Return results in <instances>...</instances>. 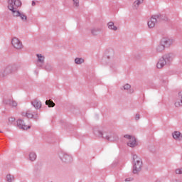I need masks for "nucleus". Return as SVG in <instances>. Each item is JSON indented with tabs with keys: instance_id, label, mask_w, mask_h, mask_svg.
<instances>
[{
	"instance_id": "nucleus-1",
	"label": "nucleus",
	"mask_w": 182,
	"mask_h": 182,
	"mask_svg": "<svg viewBox=\"0 0 182 182\" xmlns=\"http://www.w3.org/2000/svg\"><path fill=\"white\" fill-rule=\"evenodd\" d=\"M173 60V58H171V56L170 55L166 54L165 55H163L158 61L156 64V67L158 69H161L165 65H167L168 62H171Z\"/></svg>"
},
{
	"instance_id": "nucleus-2",
	"label": "nucleus",
	"mask_w": 182,
	"mask_h": 182,
	"mask_svg": "<svg viewBox=\"0 0 182 182\" xmlns=\"http://www.w3.org/2000/svg\"><path fill=\"white\" fill-rule=\"evenodd\" d=\"M133 173L137 174L141 170V160L137 156H134Z\"/></svg>"
},
{
	"instance_id": "nucleus-3",
	"label": "nucleus",
	"mask_w": 182,
	"mask_h": 182,
	"mask_svg": "<svg viewBox=\"0 0 182 182\" xmlns=\"http://www.w3.org/2000/svg\"><path fill=\"white\" fill-rule=\"evenodd\" d=\"M21 5H22V3L20 0H9L8 8L9 11H14L18 9Z\"/></svg>"
},
{
	"instance_id": "nucleus-4",
	"label": "nucleus",
	"mask_w": 182,
	"mask_h": 182,
	"mask_svg": "<svg viewBox=\"0 0 182 182\" xmlns=\"http://www.w3.org/2000/svg\"><path fill=\"white\" fill-rule=\"evenodd\" d=\"M124 138L128 140L127 146L129 147H136L137 146V143L136 142V138L134 136L130 135H125Z\"/></svg>"
},
{
	"instance_id": "nucleus-5",
	"label": "nucleus",
	"mask_w": 182,
	"mask_h": 182,
	"mask_svg": "<svg viewBox=\"0 0 182 182\" xmlns=\"http://www.w3.org/2000/svg\"><path fill=\"white\" fill-rule=\"evenodd\" d=\"M11 45H13L14 48L16 49H22L23 46L22 45V42L19 41L17 38H14L11 41Z\"/></svg>"
},
{
	"instance_id": "nucleus-6",
	"label": "nucleus",
	"mask_w": 182,
	"mask_h": 182,
	"mask_svg": "<svg viewBox=\"0 0 182 182\" xmlns=\"http://www.w3.org/2000/svg\"><path fill=\"white\" fill-rule=\"evenodd\" d=\"M161 44L165 46V48H170L171 46V44L173 43V39H170L168 38H163L161 40Z\"/></svg>"
},
{
	"instance_id": "nucleus-7",
	"label": "nucleus",
	"mask_w": 182,
	"mask_h": 182,
	"mask_svg": "<svg viewBox=\"0 0 182 182\" xmlns=\"http://www.w3.org/2000/svg\"><path fill=\"white\" fill-rule=\"evenodd\" d=\"M17 124L20 129H22V130H28V129H31V126L26 125L25 122H23V121L22 119H18L17 121Z\"/></svg>"
},
{
	"instance_id": "nucleus-8",
	"label": "nucleus",
	"mask_w": 182,
	"mask_h": 182,
	"mask_svg": "<svg viewBox=\"0 0 182 182\" xmlns=\"http://www.w3.org/2000/svg\"><path fill=\"white\" fill-rule=\"evenodd\" d=\"M156 23H157V18H156V17H151L148 21V26L150 28H154V26H156Z\"/></svg>"
},
{
	"instance_id": "nucleus-9",
	"label": "nucleus",
	"mask_w": 182,
	"mask_h": 182,
	"mask_svg": "<svg viewBox=\"0 0 182 182\" xmlns=\"http://www.w3.org/2000/svg\"><path fill=\"white\" fill-rule=\"evenodd\" d=\"M172 136L175 140H178V141L182 140V134L178 131L174 132Z\"/></svg>"
},
{
	"instance_id": "nucleus-10",
	"label": "nucleus",
	"mask_w": 182,
	"mask_h": 182,
	"mask_svg": "<svg viewBox=\"0 0 182 182\" xmlns=\"http://www.w3.org/2000/svg\"><path fill=\"white\" fill-rule=\"evenodd\" d=\"M33 106L36 109H41V107H42V104L38 100H34L33 101Z\"/></svg>"
},
{
	"instance_id": "nucleus-11",
	"label": "nucleus",
	"mask_w": 182,
	"mask_h": 182,
	"mask_svg": "<svg viewBox=\"0 0 182 182\" xmlns=\"http://www.w3.org/2000/svg\"><path fill=\"white\" fill-rule=\"evenodd\" d=\"M164 49H166L165 46H164V44H162L160 42L159 44L158 45V46L156 47V52H163V50H164Z\"/></svg>"
},
{
	"instance_id": "nucleus-12",
	"label": "nucleus",
	"mask_w": 182,
	"mask_h": 182,
	"mask_svg": "<svg viewBox=\"0 0 182 182\" xmlns=\"http://www.w3.org/2000/svg\"><path fill=\"white\" fill-rule=\"evenodd\" d=\"M109 29H112V31H117V27L114 26V23L109 22L108 23Z\"/></svg>"
},
{
	"instance_id": "nucleus-13",
	"label": "nucleus",
	"mask_w": 182,
	"mask_h": 182,
	"mask_svg": "<svg viewBox=\"0 0 182 182\" xmlns=\"http://www.w3.org/2000/svg\"><path fill=\"white\" fill-rule=\"evenodd\" d=\"M22 116H26L28 119H32L33 117V114L31 113V112L28 111L26 112H23Z\"/></svg>"
},
{
	"instance_id": "nucleus-14",
	"label": "nucleus",
	"mask_w": 182,
	"mask_h": 182,
	"mask_svg": "<svg viewBox=\"0 0 182 182\" xmlns=\"http://www.w3.org/2000/svg\"><path fill=\"white\" fill-rule=\"evenodd\" d=\"M46 105H47L48 107H55V102H53L52 100H46Z\"/></svg>"
},
{
	"instance_id": "nucleus-15",
	"label": "nucleus",
	"mask_w": 182,
	"mask_h": 182,
	"mask_svg": "<svg viewBox=\"0 0 182 182\" xmlns=\"http://www.w3.org/2000/svg\"><path fill=\"white\" fill-rule=\"evenodd\" d=\"M174 105L176 107H181L182 106V101L176 98Z\"/></svg>"
},
{
	"instance_id": "nucleus-16",
	"label": "nucleus",
	"mask_w": 182,
	"mask_h": 182,
	"mask_svg": "<svg viewBox=\"0 0 182 182\" xmlns=\"http://www.w3.org/2000/svg\"><path fill=\"white\" fill-rule=\"evenodd\" d=\"M29 157H30V160H31V161H35V160H36V154L32 152L30 154Z\"/></svg>"
},
{
	"instance_id": "nucleus-17",
	"label": "nucleus",
	"mask_w": 182,
	"mask_h": 182,
	"mask_svg": "<svg viewBox=\"0 0 182 182\" xmlns=\"http://www.w3.org/2000/svg\"><path fill=\"white\" fill-rule=\"evenodd\" d=\"M143 1L144 0H136V1H135L134 3V8H138L139 5H140V4H143Z\"/></svg>"
},
{
	"instance_id": "nucleus-18",
	"label": "nucleus",
	"mask_w": 182,
	"mask_h": 182,
	"mask_svg": "<svg viewBox=\"0 0 182 182\" xmlns=\"http://www.w3.org/2000/svg\"><path fill=\"white\" fill-rule=\"evenodd\" d=\"M75 62L77 65H80L85 62V60L83 58H75Z\"/></svg>"
},
{
	"instance_id": "nucleus-19",
	"label": "nucleus",
	"mask_w": 182,
	"mask_h": 182,
	"mask_svg": "<svg viewBox=\"0 0 182 182\" xmlns=\"http://www.w3.org/2000/svg\"><path fill=\"white\" fill-rule=\"evenodd\" d=\"M11 12L13 13L14 16H16V17L21 16V12H19V11H16V9L11 11Z\"/></svg>"
},
{
	"instance_id": "nucleus-20",
	"label": "nucleus",
	"mask_w": 182,
	"mask_h": 182,
	"mask_svg": "<svg viewBox=\"0 0 182 182\" xmlns=\"http://www.w3.org/2000/svg\"><path fill=\"white\" fill-rule=\"evenodd\" d=\"M37 58H38V61H40L41 63H43V61L45 60V57L42 56L41 54H37Z\"/></svg>"
},
{
	"instance_id": "nucleus-21",
	"label": "nucleus",
	"mask_w": 182,
	"mask_h": 182,
	"mask_svg": "<svg viewBox=\"0 0 182 182\" xmlns=\"http://www.w3.org/2000/svg\"><path fill=\"white\" fill-rule=\"evenodd\" d=\"M9 105H10V106H12L13 107H16V106H18V103L16 102V101L14 100L9 101Z\"/></svg>"
},
{
	"instance_id": "nucleus-22",
	"label": "nucleus",
	"mask_w": 182,
	"mask_h": 182,
	"mask_svg": "<svg viewBox=\"0 0 182 182\" xmlns=\"http://www.w3.org/2000/svg\"><path fill=\"white\" fill-rule=\"evenodd\" d=\"M176 99H178V100H180L182 102V91L178 92V94L176 97Z\"/></svg>"
},
{
	"instance_id": "nucleus-23",
	"label": "nucleus",
	"mask_w": 182,
	"mask_h": 182,
	"mask_svg": "<svg viewBox=\"0 0 182 182\" xmlns=\"http://www.w3.org/2000/svg\"><path fill=\"white\" fill-rule=\"evenodd\" d=\"M6 178H7V181L11 182L14 180V176L11 175H7Z\"/></svg>"
},
{
	"instance_id": "nucleus-24",
	"label": "nucleus",
	"mask_w": 182,
	"mask_h": 182,
	"mask_svg": "<svg viewBox=\"0 0 182 182\" xmlns=\"http://www.w3.org/2000/svg\"><path fill=\"white\" fill-rule=\"evenodd\" d=\"M20 18L22 21H26L27 19L26 16L23 14H20Z\"/></svg>"
},
{
	"instance_id": "nucleus-25",
	"label": "nucleus",
	"mask_w": 182,
	"mask_h": 182,
	"mask_svg": "<svg viewBox=\"0 0 182 182\" xmlns=\"http://www.w3.org/2000/svg\"><path fill=\"white\" fill-rule=\"evenodd\" d=\"M130 87H131L130 85L126 84V85L124 86V90H129V89H130Z\"/></svg>"
},
{
	"instance_id": "nucleus-26",
	"label": "nucleus",
	"mask_w": 182,
	"mask_h": 182,
	"mask_svg": "<svg viewBox=\"0 0 182 182\" xmlns=\"http://www.w3.org/2000/svg\"><path fill=\"white\" fill-rule=\"evenodd\" d=\"M176 174H182V168L176 169Z\"/></svg>"
},
{
	"instance_id": "nucleus-27",
	"label": "nucleus",
	"mask_w": 182,
	"mask_h": 182,
	"mask_svg": "<svg viewBox=\"0 0 182 182\" xmlns=\"http://www.w3.org/2000/svg\"><path fill=\"white\" fill-rule=\"evenodd\" d=\"M75 6H79V0H73Z\"/></svg>"
},
{
	"instance_id": "nucleus-28",
	"label": "nucleus",
	"mask_w": 182,
	"mask_h": 182,
	"mask_svg": "<svg viewBox=\"0 0 182 182\" xmlns=\"http://www.w3.org/2000/svg\"><path fill=\"white\" fill-rule=\"evenodd\" d=\"M133 180V178H126L125 179V181H132Z\"/></svg>"
},
{
	"instance_id": "nucleus-29",
	"label": "nucleus",
	"mask_w": 182,
	"mask_h": 182,
	"mask_svg": "<svg viewBox=\"0 0 182 182\" xmlns=\"http://www.w3.org/2000/svg\"><path fill=\"white\" fill-rule=\"evenodd\" d=\"M139 119H140V115L136 114V120H139Z\"/></svg>"
},
{
	"instance_id": "nucleus-30",
	"label": "nucleus",
	"mask_w": 182,
	"mask_h": 182,
	"mask_svg": "<svg viewBox=\"0 0 182 182\" xmlns=\"http://www.w3.org/2000/svg\"><path fill=\"white\" fill-rule=\"evenodd\" d=\"M32 5H33V6H35V5H36L35 1H33V2H32Z\"/></svg>"
}]
</instances>
